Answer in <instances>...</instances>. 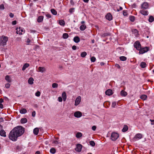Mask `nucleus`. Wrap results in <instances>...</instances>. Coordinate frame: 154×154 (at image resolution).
I'll return each instance as SVG.
<instances>
[{"label": "nucleus", "mask_w": 154, "mask_h": 154, "mask_svg": "<svg viewBox=\"0 0 154 154\" xmlns=\"http://www.w3.org/2000/svg\"><path fill=\"white\" fill-rule=\"evenodd\" d=\"M24 128L21 126L14 128L10 132L9 138L13 141H16L17 138L21 136L24 132Z\"/></svg>", "instance_id": "obj_1"}, {"label": "nucleus", "mask_w": 154, "mask_h": 154, "mask_svg": "<svg viewBox=\"0 0 154 154\" xmlns=\"http://www.w3.org/2000/svg\"><path fill=\"white\" fill-rule=\"evenodd\" d=\"M0 45H6V42L8 40V37L3 35L0 37Z\"/></svg>", "instance_id": "obj_2"}, {"label": "nucleus", "mask_w": 154, "mask_h": 154, "mask_svg": "<svg viewBox=\"0 0 154 154\" xmlns=\"http://www.w3.org/2000/svg\"><path fill=\"white\" fill-rule=\"evenodd\" d=\"M119 134L117 133L112 132L111 134V139L112 141H116L119 137Z\"/></svg>", "instance_id": "obj_3"}, {"label": "nucleus", "mask_w": 154, "mask_h": 154, "mask_svg": "<svg viewBox=\"0 0 154 154\" xmlns=\"http://www.w3.org/2000/svg\"><path fill=\"white\" fill-rule=\"evenodd\" d=\"M149 48L148 47H146L143 48H141L140 47V49L139 50V53L140 54H143L147 51L149 50Z\"/></svg>", "instance_id": "obj_4"}, {"label": "nucleus", "mask_w": 154, "mask_h": 154, "mask_svg": "<svg viewBox=\"0 0 154 154\" xmlns=\"http://www.w3.org/2000/svg\"><path fill=\"white\" fill-rule=\"evenodd\" d=\"M143 137V135L141 134H137L134 137V140L135 141L137 140H139L142 138Z\"/></svg>", "instance_id": "obj_5"}, {"label": "nucleus", "mask_w": 154, "mask_h": 154, "mask_svg": "<svg viewBox=\"0 0 154 154\" xmlns=\"http://www.w3.org/2000/svg\"><path fill=\"white\" fill-rule=\"evenodd\" d=\"M134 47L138 50L140 49L141 45L138 41H136L134 44Z\"/></svg>", "instance_id": "obj_6"}, {"label": "nucleus", "mask_w": 154, "mask_h": 154, "mask_svg": "<svg viewBox=\"0 0 154 154\" xmlns=\"http://www.w3.org/2000/svg\"><path fill=\"white\" fill-rule=\"evenodd\" d=\"M81 99V98L80 96L78 97L75 99V105L76 106L78 105L80 102Z\"/></svg>", "instance_id": "obj_7"}, {"label": "nucleus", "mask_w": 154, "mask_h": 154, "mask_svg": "<svg viewBox=\"0 0 154 154\" xmlns=\"http://www.w3.org/2000/svg\"><path fill=\"white\" fill-rule=\"evenodd\" d=\"M17 34H19V35H22V32H23L24 33L25 31L24 29L21 28L20 27L18 29L17 28Z\"/></svg>", "instance_id": "obj_8"}, {"label": "nucleus", "mask_w": 154, "mask_h": 154, "mask_svg": "<svg viewBox=\"0 0 154 154\" xmlns=\"http://www.w3.org/2000/svg\"><path fill=\"white\" fill-rule=\"evenodd\" d=\"M82 114L81 112L77 111L75 112L74 113V116L76 118H80L82 116Z\"/></svg>", "instance_id": "obj_9"}, {"label": "nucleus", "mask_w": 154, "mask_h": 154, "mask_svg": "<svg viewBox=\"0 0 154 154\" xmlns=\"http://www.w3.org/2000/svg\"><path fill=\"white\" fill-rule=\"evenodd\" d=\"M141 8L147 9L148 8L149 5L147 2H144L141 5Z\"/></svg>", "instance_id": "obj_10"}, {"label": "nucleus", "mask_w": 154, "mask_h": 154, "mask_svg": "<svg viewBox=\"0 0 154 154\" xmlns=\"http://www.w3.org/2000/svg\"><path fill=\"white\" fill-rule=\"evenodd\" d=\"M82 148V145L80 144H78L75 148V150L78 152H80Z\"/></svg>", "instance_id": "obj_11"}, {"label": "nucleus", "mask_w": 154, "mask_h": 154, "mask_svg": "<svg viewBox=\"0 0 154 154\" xmlns=\"http://www.w3.org/2000/svg\"><path fill=\"white\" fill-rule=\"evenodd\" d=\"M106 19L109 21L111 20L112 18V15L109 13L107 14L106 15Z\"/></svg>", "instance_id": "obj_12"}, {"label": "nucleus", "mask_w": 154, "mask_h": 154, "mask_svg": "<svg viewBox=\"0 0 154 154\" xmlns=\"http://www.w3.org/2000/svg\"><path fill=\"white\" fill-rule=\"evenodd\" d=\"M105 94L107 95L110 96L113 94V92L111 90L109 89L105 91Z\"/></svg>", "instance_id": "obj_13"}, {"label": "nucleus", "mask_w": 154, "mask_h": 154, "mask_svg": "<svg viewBox=\"0 0 154 154\" xmlns=\"http://www.w3.org/2000/svg\"><path fill=\"white\" fill-rule=\"evenodd\" d=\"M5 79L7 82L9 83L11 82L12 81L11 77L8 75H7L6 76Z\"/></svg>", "instance_id": "obj_14"}, {"label": "nucleus", "mask_w": 154, "mask_h": 154, "mask_svg": "<svg viewBox=\"0 0 154 154\" xmlns=\"http://www.w3.org/2000/svg\"><path fill=\"white\" fill-rule=\"evenodd\" d=\"M140 13L144 15H147L148 13V11H144L143 10H140Z\"/></svg>", "instance_id": "obj_15"}, {"label": "nucleus", "mask_w": 154, "mask_h": 154, "mask_svg": "<svg viewBox=\"0 0 154 154\" xmlns=\"http://www.w3.org/2000/svg\"><path fill=\"white\" fill-rule=\"evenodd\" d=\"M38 72H43L45 71V69L44 67L40 66L38 68Z\"/></svg>", "instance_id": "obj_16"}, {"label": "nucleus", "mask_w": 154, "mask_h": 154, "mask_svg": "<svg viewBox=\"0 0 154 154\" xmlns=\"http://www.w3.org/2000/svg\"><path fill=\"white\" fill-rule=\"evenodd\" d=\"M73 41L75 43H77L80 42V39L78 36H76L74 37L73 38Z\"/></svg>", "instance_id": "obj_17"}, {"label": "nucleus", "mask_w": 154, "mask_h": 154, "mask_svg": "<svg viewBox=\"0 0 154 154\" xmlns=\"http://www.w3.org/2000/svg\"><path fill=\"white\" fill-rule=\"evenodd\" d=\"M62 96L63 101H65L66 99V94L65 92H64L62 93Z\"/></svg>", "instance_id": "obj_18"}, {"label": "nucleus", "mask_w": 154, "mask_h": 154, "mask_svg": "<svg viewBox=\"0 0 154 154\" xmlns=\"http://www.w3.org/2000/svg\"><path fill=\"white\" fill-rule=\"evenodd\" d=\"M0 135L1 136L6 137V133L3 130H1L0 131Z\"/></svg>", "instance_id": "obj_19"}, {"label": "nucleus", "mask_w": 154, "mask_h": 154, "mask_svg": "<svg viewBox=\"0 0 154 154\" xmlns=\"http://www.w3.org/2000/svg\"><path fill=\"white\" fill-rule=\"evenodd\" d=\"M29 66V63H26L23 66L22 70L23 71L26 68L28 67Z\"/></svg>", "instance_id": "obj_20"}, {"label": "nucleus", "mask_w": 154, "mask_h": 154, "mask_svg": "<svg viewBox=\"0 0 154 154\" xmlns=\"http://www.w3.org/2000/svg\"><path fill=\"white\" fill-rule=\"evenodd\" d=\"M38 131L39 129L37 128H35L33 130V133L35 135H37L38 134Z\"/></svg>", "instance_id": "obj_21"}, {"label": "nucleus", "mask_w": 154, "mask_h": 154, "mask_svg": "<svg viewBox=\"0 0 154 154\" xmlns=\"http://www.w3.org/2000/svg\"><path fill=\"white\" fill-rule=\"evenodd\" d=\"M86 28V26L85 24H82L80 27V29L82 31L85 30Z\"/></svg>", "instance_id": "obj_22"}, {"label": "nucleus", "mask_w": 154, "mask_h": 154, "mask_svg": "<svg viewBox=\"0 0 154 154\" xmlns=\"http://www.w3.org/2000/svg\"><path fill=\"white\" fill-rule=\"evenodd\" d=\"M121 94L122 96L125 97L127 95V92L123 90L121 91Z\"/></svg>", "instance_id": "obj_23"}, {"label": "nucleus", "mask_w": 154, "mask_h": 154, "mask_svg": "<svg viewBox=\"0 0 154 154\" xmlns=\"http://www.w3.org/2000/svg\"><path fill=\"white\" fill-rule=\"evenodd\" d=\"M34 79L32 78H29L28 80V83L30 85H32L33 83Z\"/></svg>", "instance_id": "obj_24"}, {"label": "nucleus", "mask_w": 154, "mask_h": 154, "mask_svg": "<svg viewBox=\"0 0 154 154\" xmlns=\"http://www.w3.org/2000/svg\"><path fill=\"white\" fill-rule=\"evenodd\" d=\"M43 16H39L38 18L37 21L38 23L42 22L43 20Z\"/></svg>", "instance_id": "obj_25"}, {"label": "nucleus", "mask_w": 154, "mask_h": 154, "mask_svg": "<svg viewBox=\"0 0 154 154\" xmlns=\"http://www.w3.org/2000/svg\"><path fill=\"white\" fill-rule=\"evenodd\" d=\"M20 112L21 114H25L27 112V110L25 109L22 108L20 110Z\"/></svg>", "instance_id": "obj_26"}, {"label": "nucleus", "mask_w": 154, "mask_h": 154, "mask_svg": "<svg viewBox=\"0 0 154 154\" xmlns=\"http://www.w3.org/2000/svg\"><path fill=\"white\" fill-rule=\"evenodd\" d=\"M140 66L141 68H144L146 66V63L144 62H142L140 64Z\"/></svg>", "instance_id": "obj_27"}, {"label": "nucleus", "mask_w": 154, "mask_h": 154, "mask_svg": "<svg viewBox=\"0 0 154 154\" xmlns=\"http://www.w3.org/2000/svg\"><path fill=\"white\" fill-rule=\"evenodd\" d=\"M27 122V119L26 118H23L21 119L20 122L22 124L25 123Z\"/></svg>", "instance_id": "obj_28"}, {"label": "nucleus", "mask_w": 154, "mask_h": 154, "mask_svg": "<svg viewBox=\"0 0 154 154\" xmlns=\"http://www.w3.org/2000/svg\"><path fill=\"white\" fill-rule=\"evenodd\" d=\"M59 24L62 26H64L65 25V23L63 20H61L59 21Z\"/></svg>", "instance_id": "obj_29"}, {"label": "nucleus", "mask_w": 154, "mask_h": 154, "mask_svg": "<svg viewBox=\"0 0 154 154\" xmlns=\"http://www.w3.org/2000/svg\"><path fill=\"white\" fill-rule=\"evenodd\" d=\"M128 127L127 125H124L123 128L122 129V131L123 132H126L128 130Z\"/></svg>", "instance_id": "obj_30"}, {"label": "nucleus", "mask_w": 154, "mask_h": 154, "mask_svg": "<svg viewBox=\"0 0 154 154\" xmlns=\"http://www.w3.org/2000/svg\"><path fill=\"white\" fill-rule=\"evenodd\" d=\"M119 59L121 60L124 61L126 60L127 58L125 56H122L120 57H119Z\"/></svg>", "instance_id": "obj_31"}, {"label": "nucleus", "mask_w": 154, "mask_h": 154, "mask_svg": "<svg viewBox=\"0 0 154 154\" xmlns=\"http://www.w3.org/2000/svg\"><path fill=\"white\" fill-rule=\"evenodd\" d=\"M147 96L146 95H142L140 96L141 99L145 100L146 99Z\"/></svg>", "instance_id": "obj_32"}, {"label": "nucleus", "mask_w": 154, "mask_h": 154, "mask_svg": "<svg viewBox=\"0 0 154 154\" xmlns=\"http://www.w3.org/2000/svg\"><path fill=\"white\" fill-rule=\"evenodd\" d=\"M82 136V134L80 132H78L76 135V137L77 138H79L81 137Z\"/></svg>", "instance_id": "obj_33"}, {"label": "nucleus", "mask_w": 154, "mask_h": 154, "mask_svg": "<svg viewBox=\"0 0 154 154\" xmlns=\"http://www.w3.org/2000/svg\"><path fill=\"white\" fill-rule=\"evenodd\" d=\"M148 20L149 22H152L154 21L153 17L152 16H150L149 17Z\"/></svg>", "instance_id": "obj_34"}, {"label": "nucleus", "mask_w": 154, "mask_h": 154, "mask_svg": "<svg viewBox=\"0 0 154 154\" xmlns=\"http://www.w3.org/2000/svg\"><path fill=\"white\" fill-rule=\"evenodd\" d=\"M51 12L53 14L56 15L57 14V11H55L54 9H51Z\"/></svg>", "instance_id": "obj_35"}, {"label": "nucleus", "mask_w": 154, "mask_h": 154, "mask_svg": "<svg viewBox=\"0 0 154 154\" xmlns=\"http://www.w3.org/2000/svg\"><path fill=\"white\" fill-rule=\"evenodd\" d=\"M63 37L64 39H66L68 37L69 35L67 33H64L63 34Z\"/></svg>", "instance_id": "obj_36"}, {"label": "nucleus", "mask_w": 154, "mask_h": 154, "mask_svg": "<svg viewBox=\"0 0 154 154\" xmlns=\"http://www.w3.org/2000/svg\"><path fill=\"white\" fill-rule=\"evenodd\" d=\"M87 53L86 52H83L81 54V56L82 57H85L87 55Z\"/></svg>", "instance_id": "obj_37"}, {"label": "nucleus", "mask_w": 154, "mask_h": 154, "mask_svg": "<svg viewBox=\"0 0 154 154\" xmlns=\"http://www.w3.org/2000/svg\"><path fill=\"white\" fill-rule=\"evenodd\" d=\"M58 86V85L57 83H53L52 84V87L54 88H57Z\"/></svg>", "instance_id": "obj_38"}, {"label": "nucleus", "mask_w": 154, "mask_h": 154, "mask_svg": "<svg viewBox=\"0 0 154 154\" xmlns=\"http://www.w3.org/2000/svg\"><path fill=\"white\" fill-rule=\"evenodd\" d=\"M50 152L52 154H54L56 152L55 149L54 148H52L50 149Z\"/></svg>", "instance_id": "obj_39"}, {"label": "nucleus", "mask_w": 154, "mask_h": 154, "mask_svg": "<svg viewBox=\"0 0 154 154\" xmlns=\"http://www.w3.org/2000/svg\"><path fill=\"white\" fill-rule=\"evenodd\" d=\"M90 144L92 146H94L95 145V143L93 141H91L89 142Z\"/></svg>", "instance_id": "obj_40"}, {"label": "nucleus", "mask_w": 154, "mask_h": 154, "mask_svg": "<svg viewBox=\"0 0 154 154\" xmlns=\"http://www.w3.org/2000/svg\"><path fill=\"white\" fill-rule=\"evenodd\" d=\"M130 20L131 21L133 22L134 21L135 17L133 16H131L130 17Z\"/></svg>", "instance_id": "obj_41"}, {"label": "nucleus", "mask_w": 154, "mask_h": 154, "mask_svg": "<svg viewBox=\"0 0 154 154\" xmlns=\"http://www.w3.org/2000/svg\"><path fill=\"white\" fill-rule=\"evenodd\" d=\"M108 35L109 34L108 33H104L100 35L102 37H104Z\"/></svg>", "instance_id": "obj_42"}, {"label": "nucleus", "mask_w": 154, "mask_h": 154, "mask_svg": "<svg viewBox=\"0 0 154 154\" xmlns=\"http://www.w3.org/2000/svg\"><path fill=\"white\" fill-rule=\"evenodd\" d=\"M91 62H94L95 61L96 58L94 57H92L91 58Z\"/></svg>", "instance_id": "obj_43"}, {"label": "nucleus", "mask_w": 154, "mask_h": 154, "mask_svg": "<svg viewBox=\"0 0 154 154\" xmlns=\"http://www.w3.org/2000/svg\"><path fill=\"white\" fill-rule=\"evenodd\" d=\"M116 105V102H114L112 103V106L113 108H115V106Z\"/></svg>", "instance_id": "obj_44"}, {"label": "nucleus", "mask_w": 154, "mask_h": 154, "mask_svg": "<svg viewBox=\"0 0 154 154\" xmlns=\"http://www.w3.org/2000/svg\"><path fill=\"white\" fill-rule=\"evenodd\" d=\"M35 95L38 97L40 96V92L39 91H38L35 93Z\"/></svg>", "instance_id": "obj_45"}, {"label": "nucleus", "mask_w": 154, "mask_h": 154, "mask_svg": "<svg viewBox=\"0 0 154 154\" xmlns=\"http://www.w3.org/2000/svg\"><path fill=\"white\" fill-rule=\"evenodd\" d=\"M5 86L7 88H9L10 86V84L9 83H7L5 85Z\"/></svg>", "instance_id": "obj_46"}, {"label": "nucleus", "mask_w": 154, "mask_h": 154, "mask_svg": "<svg viewBox=\"0 0 154 154\" xmlns=\"http://www.w3.org/2000/svg\"><path fill=\"white\" fill-rule=\"evenodd\" d=\"M5 8L4 6V5L3 4H2L0 5V9L2 10H4Z\"/></svg>", "instance_id": "obj_47"}, {"label": "nucleus", "mask_w": 154, "mask_h": 154, "mask_svg": "<svg viewBox=\"0 0 154 154\" xmlns=\"http://www.w3.org/2000/svg\"><path fill=\"white\" fill-rule=\"evenodd\" d=\"M123 14L124 16H126L127 14L126 11L124 10L123 12Z\"/></svg>", "instance_id": "obj_48"}, {"label": "nucleus", "mask_w": 154, "mask_h": 154, "mask_svg": "<svg viewBox=\"0 0 154 154\" xmlns=\"http://www.w3.org/2000/svg\"><path fill=\"white\" fill-rule=\"evenodd\" d=\"M133 33H134L137 34L138 33V31L136 29H134L132 31Z\"/></svg>", "instance_id": "obj_49"}, {"label": "nucleus", "mask_w": 154, "mask_h": 154, "mask_svg": "<svg viewBox=\"0 0 154 154\" xmlns=\"http://www.w3.org/2000/svg\"><path fill=\"white\" fill-rule=\"evenodd\" d=\"M96 129V127L95 126H93L92 127V129L94 131H95Z\"/></svg>", "instance_id": "obj_50"}, {"label": "nucleus", "mask_w": 154, "mask_h": 154, "mask_svg": "<svg viewBox=\"0 0 154 154\" xmlns=\"http://www.w3.org/2000/svg\"><path fill=\"white\" fill-rule=\"evenodd\" d=\"M76 48L77 47L75 45H73L72 47V49L74 50H76Z\"/></svg>", "instance_id": "obj_51"}, {"label": "nucleus", "mask_w": 154, "mask_h": 154, "mask_svg": "<svg viewBox=\"0 0 154 154\" xmlns=\"http://www.w3.org/2000/svg\"><path fill=\"white\" fill-rule=\"evenodd\" d=\"M58 101L60 102H62V98L61 97H59L58 98Z\"/></svg>", "instance_id": "obj_52"}, {"label": "nucleus", "mask_w": 154, "mask_h": 154, "mask_svg": "<svg viewBox=\"0 0 154 154\" xmlns=\"http://www.w3.org/2000/svg\"><path fill=\"white\" fill-rule=\"evenodd\" d=\"M35 111H34L32 112V116L33 117H34L35 116Z\"/></svg>", "instance_id": "obj_53"}, {"label": "nucleus", "mask_w": 154, "mask_h": 154, "mask_svg": "<svg viewBox=\"0 0 154 154\" xmlns=\"http://www.w3.org/2000/svg\"><path fill=\"white\" fill-rule=\"evenodd\" d=\"M17 23V21L16 20H14L13 21L12 23V24L13 25H15Z\"/></svg>", "instance_id": "obj_54"}, {"label": "nucleus", "mask_w": 154, "mask_h": 154, "mask_svg": "<svg viewBox=\"0 0 154 154\" xmlns=\"http://www.w3.org/2000/svg\"><path fill=\"white\" fill-rule=\"evenodd\" d=\"M9 16L11 18H13L14 16V14L12 13H10Z\"/></svg>", "instance_id": "obj_55"}, {"label": "nucleus", "mask_w": 154, "mask_h": 154, "mask_svg": "<svg viewBox=\"0 0 154 154\" xmlns=\"http://www.w3.org/2000/svg\"><path fill=\"white\" fill-rule=\"evenodd\" d=\"M52 143H54V144H58V142L57 140H54V141H53Z\"/></svg>", "instance_id": "obj_56"}, {"label": "nucleus", "mask_w": 154, "mask_h": 154, "mask_svg": "<svg viewBox=\"0 0 154 154\" xmlns=\"http://www.w3.org/2000/svg\"><path fill=\"white\" fill-rule=\"evenodd\" d=\"M115 66L119 69H120V66L118 64H116Z\"/></svg>", "instance_id": "obj_57"}, {"label": "nucleus", "mask_w": 154, "mask_h": 154, "mask_svg": "<svg viewBox=\"0 0 154 154\" xmlns=\"http://www.w3.org/2000/svg\"><path fill=\"white\" fill-rule=\"evenodd\" d=\"M26 42L27 43V45H29V43L30 42V40L29 38H28Z\"/></svg>", "instance_id": "obj_58"}, {"label": "nucleus", "mask_w": 154, "mask_h": 154, "mask_svg": "<svg viewBox=\"0 0 154 154\" xmlns=\"http://www.w3.org/2000/svg\"><path fill=\"white\" fill-rule=\"evenodd\" d=\"M46 16L48 18L51 17V15L50 14H46Z\"/></svg>", "instance_id": "obj_59"}, {"label": "nucleus", "mask_w": 154, "mask_h": 154, "mask_svg": "<svg viewBox=\"0 0 154 154\" xmlns=\"http://www.w3.org/2000/svg\"><path fill=\"white\" fill-rule=\"evenodd\" d=\"M74 9V8H71L69 10V12L71 13L73 12V10Z\"/></svg>", "instance_id": "obj_60"}, {"label": "nucleus", "mask_w": 154, "mask_h": 154, "mask_svg": "<svg viewBox=\"0 0 154 154\" xmlns=\"http://www.w3.org/2000/svg\"><path fill=\"white\" fill-rule=\"evenodd\" d=\"M150 121L151 122V124L152 125H154V120H150Z\"/></svg>", "instance_id": "obj_61"}, {"label": "nucleus", "mask_w": 154, "mask_h": 154, "mask_svg": "<svg viewBox=\"0 0 154 154\" xmlns=\"http://www.w3.org/2000/svg\"><path fill=\"white\" fill-rule=\"evenodd\" d=\"M122 10V7H120V8H119V9H117V11H121Z\"/></svg>", "instance_id": "obj_62"}, {"label": "nucleus", "mask_w": 154, "mask_h": 154, "mask_svg": "<svg viewBox=\"0 0 154 154\" xmlns=\"http://www.w3.org/2000/svg\"><path fill=\"white\" fill-rule=\"evenodd\" d=\"M3 108V105L2 103H0V108L2 109Z\"/></svg>", "instance_id": "obj_63"}, {"label": "nucleus", "mask_w": 154, "mask_h": 154, "mask_svg": "<svg viewBox=\"0 0 154 154\" xmlns=\"http://www.w3.org/2000/svg\"><path fill=\"white\" fill-rule=\"evenodd\" d=\"M35 154H41L40 153V152L39 151H37L36 152Z\"/></svg>", "instance_id": "obj_64"}]
</instances>
